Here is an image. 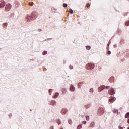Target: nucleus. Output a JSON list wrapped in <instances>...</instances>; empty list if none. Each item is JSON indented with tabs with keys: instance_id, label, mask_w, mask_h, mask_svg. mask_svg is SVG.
Wrapping results in <instances>:
<instances>
[{
	"instance_id": "1",
	"label": "nucleus",
	"mask_w": 129,
	"mask_h": 129,
	"mask_svg": "<svg viewBox=\"0 0 129 129\" xmlns=\"http://www.w3.org/2000/svg\"><path fill=\"white\" fill-rule=\"evenodd\" d=\"M105 112V109L104 108H99L98 109V115L101 116Z\"/></svg>"
},
{
	"instance_id": "2",
	"label": "nucleus",
	"mask_w": 129,
	"mask_h": 129,
	"mask_svg": "<svg viewBox=\"0 0 129 129\" xmlns=\"http://www.w3.org/2000/svg\"><path fill=\"white\" fill-rule=\"evenodd\" d=\"M94 68H95V65L92 63H89L86 66V68L88 70H91L93 69Z\"/></svg>"
},
{
	"instance_id": "3",
	"label": "nucleus",
	"mask_w": 129,
	"mask_h": 129,
	"mask_svg": "<svg viewBox=\"0 0 129 129\" xmlns=\"http://www.w3.org/2000/svg\"><path fill=\"white\" fill-rule=\"evenodd\" d=\"M11 8H12L11 4L10 3L7 4L6 5V7H5L6 12H9L11 10Z\"/></svg>"
},
{
	"instance_id": "4",
	"label": "nucleus",
	"mask_w": 129,
	"mask_h": 129,
	"mask_svg": "<svg viewBox=\"0 0 129 129\" xmlns=\"http://www.w3.org/2000/svg\"><path fill=\"white\" fill-rule=\"evenodd\" d=\"M31 16L32 17V19H35L38 16V14L36 12L34 11L32 13Z\"/></svg>"
},
{
	"instance_id": "5",
	"label": "nucleus",
	"mask_w": 129,
	"mask_h": 129,
	"mask_svg": "<svg viewBox=\"0 0 129 129\" xmlns=\"http://www.w3.org/2000/svg\"><path fill=\"white\" fill-rule=\"evenodd\" d=\"M108 93L110 95H114L115 94V91L114 90V89L111 88L110 90L108 91Z\"/></svg>"
},
{
	"instance_id": "6",
	"label": "nucleus",
	"mask_w": 129,
	"mask_h": 129,
	"mask_svg": "<svg viewBox=\"0 0 129 129\" xmlns=\"http://www.w3.org/2000/svg\"><path fill=\"white\" fill-rule=\"evenodd\" d=\"M68 113V109L66 108H63L61 111V113L62 115H66Z\"/></svg>"
},
{
	"instance_id": "7",
	"label": "nucleus",
	"mask_w": 129,
	"mask_h": 129,
	"mask_svg": "<svg viewBox=\"0 0 129 129\" xmlns=\"http://www.w3.org/2000/svg\"><path fill=\"white\" fill-rule=\"evenodd\" d=\"M26 19H27L28 22H30L32 20H34V18L32 19V17H31V15L30 16V15H27V16L26 17Z\"/></svg>"
},
{
	"instance_id": "8",
	"label": "nucleus",
	"mask_w": 129,
	"mask_h": 129,
	"mask_svg": "<svg viewBox=\"0 0 129 129\" xmlns=\"http://www.w3.org/2000/svg\"><path fill=\"white\" fill-rule=\"evenodd\" d=\"M6 3L4 0H0V8H3L5 6Z\"/></svg>"
},
{
	"instance_id": "9",
	"label": "nucleus",
	"mask_w": 129,
	"mask_h": 129,
	"mask_svg": "<svg viewBox=\"0 0 129 129\" xmlns=\"http://www.w3.org/2000/svg\"><path fill=\"white\" fill-rule=\"evenodd\" d=\"M19 6V2L18 1H15L14 3L13 4V6H14L15 8H17Z\"/></svg>"
},
{
	"instance_id": "10",
	"label": "nucleus",
	"mask_w": 129,
	"mask_h": 129,
	"mask_svg": "<svg viewBox=\"0 0 129 129\" xmlns=\"http://www.w3.org/2000/svg\"><path fill=\"white\" fill-rule=\"evenodd\" d=\"M106 88L105 86H101V87H99V88L98 89V90L99 92H101L104 89H105Z\"/></svg>"
},
{
	"instance_id": "11",
	"label": "nucleus",
	"mask_w": 129,
	"mask_h": 129,
	"mask_svg": "<svg viewBox=\"0 0 129 129\" xmlns=\"http://www.w3.org/2000/svg\"><path fill=\"white\" fill-rule=\"evenodd\" d=\"M112 112L114 114H117L118 115H120V112H119L118 110H117L116 109H113Z\"/></svg>"
},
{
	"instance_id": "12",
	"label": "nucleus",
	"mask_w": 129,
	"mask_h": 129,
	"mask_svg": "<svg viewBox=\"0 0 129 129\" xmlns=\"http://www.w3.org/2000/svg\"><path fill=\"white\" fill-rule=\"evenodd\" d=\"M115 100V98L114 97H110L109 100V102L113 103Z\"/></svg>"
},
{
	"instance_id": "13",
	"label": "nucleus",
	"mask_w": 129,
	"mask_h": 129,
	"mask_svg": "<svg viewBox=\"0 0 129 129\" xmlns=\"http://www.w3.org/2000/svg\"><path fill=\"white\" fill-rule=\"evenodd\" d=\"M75 90V87L74 86L71 85L70 86V91H72V92H74Z\"/></svg>"
},
{
	"instance_id": "14",
	"label": "nucleus",
	"mask_w": 129,
	"mask_h": 129,
	"mask_svg": "<svg viewBox=\"0 0 129 129\" xmlns=\"http://www.w3.org/2000/svg\"><path fill=\"white\" fill-rule=\"evenodd\" d=\"M59 95V93H55L54 96L53 97V98L56 99L57 97Z\"/></svg>"
},
{
	"instance_id": "15",
	"label": "nucleus",
	"mask_w": 129,
	"mask_h": 129,
	"mask_svg": "<svg viewBox=\"0 0 129 129\" xmlns=\"http://www.w3.org/2000/svg\"><path fill=\"white\" fill-rule=\"evenodd\" d=\"M50 104L52 106H55L56 104V102L55 101H51Z\"/></svg>"
},
{
	"instance_id": "16",
	"label": "nucleus",
	"mask_w": 129,
	"mask_h": 129,
	"mask_svg": "<svg viewBox=\"0 0 129 129\" xmlns=\"http://www.w3.org/2000/svg\"><path fill=\"white\" fill-rule=\"evenodd\" d=\"M84 83L83 82H80L78 83V85L79 86V88L81 89V86L82 85V84H83Z\"/></svg>"
},
{
	"instance_id": "17",
	"label": "nucleus",
	"mask_w": 129,
	"mask_h": 129,
	"mask_svg": "<svg viewBox=\"0 0 129 129\" xmlns=\"http://www.w3.org/2000/svg\"><path fill=\"white\" fill-rule=\"evenodd\" d=\"M56 121H57V123L58 124V125L61 124V121L60 120V119H57V120H56Z\"/></svg>"
},
{
	"instance_id": "18",
	"label": "nucleus",
	"mask_w": 129,
	"mask_h": 129,
	"mask_svg": "<svg viewBox=\"0 0 129 129\" xmlns=\"http://www.w3.org/2000/svg\"><path fill=\"white\" fill-rule=\"evenodd\" d=\"M86 49L88 50H90L91 49V46H86Z\"/></svg>"
},
{
	"instance_id": "19",
	"label": "nucleus",
	"mask_w": 129,
	"mask_h": 129,
	"mask_svg": "<svg viewBox=\"0 0 129 129\" xmlns=\"http://www.w3.org/2000/svg\"><path fill=\"white\" fill-rule=\"evenodd\" d=\"M125 118H129V112L126 113L125 116Z\"/></svg>"
},
{
	"instance_id": "20",
	"label": "nucleus",
	"mask_w": 129,
	"mask_h": 129,
	"mask_svg": "<svg viewBox=\"0 0 129 129\" xmlns=\"http://www.w3.org/2000/svg\"><path fill=\"white\" fill-rule=\"evenodd\" d=\"M67 90L65 88L62 89V92L63 94H64L66 92Z\"/></svg>"
},
{
	"instance_id": "21",
	"label": "nucleus",
	"mask_w": 129,
	"mask_h": 129,
	"mask_svg": "<svg viewBox=\"0 0 129 129\" xmlns=\"http://www.w3.org/2000/svg\"><path fill=\"white\" fill-rule=\"evenodd\" d=\"M53 91V90L52 89H50L49 90V95H51V94H52V91Z\"/></svg>"
},
{
	"instance_id": "22",
	"label": "nucleus",
	"mask_w": 129,
	"mask_h": 129,
	"mask_svg": "<svg viewBox=\"0 0 129 129\" xmlns=\"http://www.w3.org/2000/svg\"><path fill=\"white\" fill-rule=\"evenodd\" d=\"M86 119L87 121H89L90 120V117L89 116H86Z\"/></svg>"
},
{
	"instance_id": "23",
	"label": "nucleus",
	"mask_w": 129,
	"mask_h": 129,
	"mask_svg": "<svg viewBox=\"0 0 129 129\" xmlns=\"http://www.w3.org/2000/svg\"><path fill=\"white\" fill-rule=\"evenodd\" d=\"M63 7L64 8H67L68 7V4L66 3H63Z\"/></svg>"
},
{
	"instance_id": "24",
	"label": "nucleus",
	"mask_w": 129,
	"mask_h": 129,
	"mask_svg": "<svg viewBox=\"0 0 129 129\" xmlns=\"http://www.w3.org/2000/svg\"><path fill=\"white\" fill-rule=\"evenodd\" d=\"M68 122L69 123L70 125H72V121L71 120H68Z\"/></svg>"
},
{
	"instance_id": "25",
	"label": "nucleus",
	"mask_w": 129,
	"mask_h": 129,
	"mask_svg": "<svg viewBox=\"0 0 129 129\" xmlns=\"http://www.w3.org/2000/svg\"><path fill=\"white\" fill-rule=\"evenodd\" d=\"M93 88H91V89H90L89 91L90 92H91V93H93Z\"/></svg>"
},
{
	"instance_id": "26",
	"label": "nucleus",
	"mask_w": 129,
	"mask_h": 129,
	"mask_svg": "<svg viewBox=\"0 0 129 129\" xmlns=\"http://www.w3.org/2000/svg\"><path fill=\"white\" fill-rule=\"evenodd\" d=\"M70 14H73V11L72 9H70V11H69Z\"/></svg>"
},
{
	"instance_id": "27",
	"label": "nucleus",
	"mask_w": 129,
	"mask_h": 129,
	"mask_svg": "<svg viewBox=\"0 0 129 129\" xmlns=\"http://www.w3.org/2000/svg\"><path fill=\"white\" fill-rule=\"evenodd\" d=\"M82 125H79L78 126V128L77 129H81L82 128Z\"/></svg>"
},
{
	"instance_id": "28",
	"label": "nucleus",
	"mask_w": 129,
	"mask_h": 129,
	"mask_svg": "<svg viewBox=\"0 0 129 129\" xmlns=\"http://www.w3.org/2000/svg\"><path fill=\"white\" fill-rule=\"evenodd\" d=\"M29 6H33L34 5V3L32 2V3H29Z\"/></svg>"
},
{
	"instance_id": "29",
	"label": "nucleus",
	"mask_w": 129,
	"mask_h": 129,
	"mask_svg": "<svg viewBox=\"0 0 129 129\" xmlns=\"http://www.w3.org/2000/svg\"><path fill=\"white\" fill-rule=\"evenodd\" d=\"M125 25L127 26H129V21H127V22H125Z\"/></svg>"
},
{
	"instance_id": "30",
	"label": "nucleus",
	"mask_w": 129,
	"mask_h": 129,
	"mask_svg": "<svg viewBox=\"0 0 129 129\" xmlns=\"http://www.w3.org/2000/svg\"><path fill=\"white\" fill-rule=\"evenodd\" d=\"M47 54V51H44L43 53V55H46Z\"/></svg>"
},
{
	"instance_id": "31",
	"label": "nucleus",
	"mask_w": 129,
	"mask_h": 129,
	"mask_svg": "<svg viewBox=\"0 0 129 129\" xmlns=\"http://www.w3.org/2000/svg\"><path fill=\"white\" fill-rule=\"evenodd\" d=\"M105 88H106V89H108L110 88V87L109 86H106V87H105Z\"/></svg>"
},
{
	"instance_id": "32",
	"label": "nucleus",
	"mask_w": 129,
	"mask_h": 129,
	"mask_svg": "<svg viewBox=\"0 0 129 129\" xmlns=\"http://www.w3.org/2000/svg\"><path fill=\"white\" fill-rule=\"evenodd\" d=\"M111 80H113V77H111L110 78V80H109L110 82H112V81H111Z\"/></svg>"
},
{
	"instance_id": "33",
	"label": "nucleus",
	"mask_w": 129,
	"mask_h": 129,
	"mask_svg": "<svg viewBox=\"0 0 129 129\" xmlns=\"http://www.w3.org/2000/svg\"><path fill=\"white\" fill-rule=\"evenodd\" d=\"M8 23H7V22H6V23H4V26H8Z\"/></svg>"
},
{
	"instance_id": "34",
	"label": "nucleus",
	"mask_w": 129,
	"mask_h": 129,
	"mask_svg": "<svg viewBox=\"0 0 129 129\" xmlns=\"http://www.w3.org/2000/svg\"><path fill=\"white\" fill-rule=\"evenodd\" d=\"M69 68L70 69H73V68H74L73 66H71V65L70 66Z\"/></svg>"
},
{
	"instance_id": "35",
	"label": "nucleus",
	"mask_w": 129,
	"mask_h": 129,
	"mask_svg": "<svg viewBox=\"0 0 129 129\" xmlns=\"http://www.w3.org/2000/svg\"><path fill=\"white\" fill-rule=\"evenodd\" d=\"M90 6V4L89 3H87V7H89Z\"/></svg>"
},
{
	"instance_id": "36",
	"label": "nucleus",
	"mask_w": 129,
	"mask_h": 129,
	"mask_svg": "<svg viewBox=\"0 0 129 129\" xmlns=\"http://www.w3.org/2000/svg\"><path fill=\"white\" fill-rule=\"evenodd\" d=\"M86 123H87L86 121H84L83 122V123L84 124H86Z\"/></svg>"
},
{
	"instance_id": "37",
	"label": "nucleus",
	"mask_w": 129,
	"mask_h": 129,
	"mask_svg": "<svg viewBox=\"0 0 129 129\" xmlns=\"http://www.w3.org/2000/svg\"><path fill=\"white\" fill-rule=\"evenodd\" d=\"M108 55L110 54H111V51H108Z\"/></svg>"
},
{
	"instance_id": "38",
	"label": "nucleus",
	"mask_w": 129,
	"mask_h": 129,
	"mask_svg": "<svg viewBox=\"0 0 129 129\" xmlns=\"http://www.w3.org/2000/svg\"><path fill=\"white\" fill-rule=\"evenodd\" d=\"M120 129H123V127L120 126Z\"/></svg>"
},
{
	"instance_id": "39",
	"label": "nucleus",
	"mask_w": 129,
	"mask_h": 129,
	"mask_svg": "<svg viewBox=\"0 0 129 129\" xmlns=\"http://www.w3.org/2000/svg\"><path fill=\"white\" fill-rule=\"evenodd\" d=\"M114 47H115V48L116 47V45H114Z\"/></svg>"
},
{
	"instance_id": "40",
	"label": "nucleus",
	"mask_w": 129,
	"mask_h": 129,
	"mask_svg": "<svg viewBox=\"0 0 129 129\" xmlns=\"http://www.w3.org/2000/svg\"><path fill=\"white\" fill-rule=\"evenodd\" d=\"M127 122H128V123H129V119L127 120Z\"/></svg>"
},
{
	"instance_id": "41",
	"label": "nucleus",
	"mask_w": 129,
	"mask_h": 129,
	"mask_svg": "<svg viewBox=\"0 0 129 129\" xmlns=\"http://www.w3.org/2000/svg\"><path fill=\"white\" fill-rule=\"evenodd\" d=\"M61 129H63V128H61Z\"/></svg>"
},
{
	"instance_id": "42",
	"label": "nucleus",
	"mask_w": 129,
	"mask_h": 129,
	"mask_svg": "<svg viewBox=\"0 0 129 129\" xmlns=\"http://www.w3.org/2000/svg\"><path fill=\"white\" fill-rule=\"evenodd\" d=\"M127 129H129V127H128V128Z\"/></svg>"
}]
</instances>
